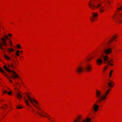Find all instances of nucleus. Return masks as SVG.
<instances>
[{"label": "nucleus", "instance_id": "obj_1", "mask_svg": "<svg viewBox=\"0 0 122 122\" xmlns=\"http://www.w3.org/2000/svg\"><path fill=\"white\" fill-rule=\"evenodd\" d=\"M105 3L104 6H102L99 2V0H91L88 2V6L91 10H94L99 8L100 13H103L105 10L108 9H111L112 8L111 4L112 0H105Z\"/></svg>", "mask_w": 122, "mask_h": 122}, {"label": "nucleus", "instance_id": "obj_2", "mask_svg": "<svg viewBox=\"0 0 122 122\" xmlns=\"http://www.w3.org/2000/svg\"><path fill=\"white\" fill-rule=\"evenodd\" d=\"M26 96L31 103L37 109H39V103L36 99L32 98V94L30 93H28L26 94Z\"/></svg>", "mask_w": 122, "mask_h": 122}, {"label": "nucleus", "instance_id": "obj_3", "mask_svg": "<svg viewBox=\"0 0 122 122\" xmlns=\"http://www.w3.org/2000/svg\"><path fill=\"white\" fill-rule=\"evenodd\" d=\"M82 116L81 115H79L76 117L74 120L73 122H91V118H88L86 119H84L81 122L82 119Z\"/></svg>", "mask_w": 122, "mask_h": 122}, {"label": "nucleus", "instance_id": "obj_4", "mask_svg": "<svg viewBox=\"0 0 122 122\" xmlns=\"http://www.w3.org/2000/svg\"><path fill=\"white\" fill-rule=\"evenodd\" d=\"M98 13L97 12H92L90 17L91 20L92 22L96 21L97 19Z\"/></svg>", "mask_w": 122, "mask_h": 122}, {"label": "nucleus", "instance_id": "obj_5", "mask_svg": "<svg viewBox=\"0 0 122 122\" xmlns=\"http://www.w3.org/2000/svg\"><path fill=\"white\" fill-rule=\"evenodd\" d=\"M99 103L97 100L92 105V109L94 112H96L98 111L99 107V105L97 104Z\"/></svg>", "mask_w": 122, "mask_h": 122}, {"label": "nucleus", "instance_id": "obj_6", "mask_svg": "<svg viewBox=\"0 0 122 122\" xmlns=\"http://www.w3.org/2000/svg\"><path fill=\"white\" fill-rule=\"evenodd\" d=\"M10 38L8 37V35H5L3 37H2L1 39L2 42L4 43V45L6 47L7 46V43L6 41L7 40H10Z\"/></svg>", "mask_w": 122, "mask_h": 122}, {"label": "nucleus", "instance_id": "obj_7", "mask_svg": "<svg viewBox=\"0 0 122 122\" xmlns=\"http://www.w3.org/2000/svg\"><path fill=\"white\" fill-rule=\"evenodd\" d=\"M84 70V68L83 66L79 65L78 66L76 69V71L77 73L80 74Z\"/></svg>", "mask_w": 122, "mask_h": 122}, {"label": "nucleus", "instance_id": "obj_8", "mask_svg": "<svg viewBox=\"0 0 122 122\" xmlns=\"http://www.w3.org/2000/svg\"><path fill=\"white\" fill-rule=\"evenodd\" d=\"M95 96L97 100L99 99L102 96V92L100 90L96 89L95 91Z\"/></svg>", "mask_w": 122, "mask_h": 122}, {"label": "nucleus", "instance_id": "obj_9", "mask_svg": "<svg viewBox=\"0 0 122 122\" xmlns=\"http://www.w3.org/2000/svg\"><path fill=\"white\" fill-rule=\"evenodd\" d=\"M103 57V55H102L96 61V63L97 65L101 66L103 64L102 60V58Z\"/></svg>", "mask_w": 122, "mask_h": 122}, {"label": "nucleus", "instance_id": "obj_10", "mask_svg": "<svg viewBox=\"0 0 122 122\" xmlns=\"http://www.w3.org/2000/svg\"><path fill=\"white\" fill-rule=\"evenodd\" d=\"M85 70L87 72H90L92 70V66L90 64H88L86 66Z\"/></svg>", "mask_w": 122, "mask_h": 122}, {"label": "nucleus", "instance_id": "obj_11", "mask_svg": "<svg viewBox=\"0 0 122 122\" xmlns=\"http://www.w3.org/2000/svg\"><path fill=\"white\" fill-rule=\"evenodd\" d=\"M11 73H12V77L14 79H18L19 77V75L15 71H13Z\"/></svg>", "mask_w": 122, "mask_h": 122}, {"label": "nucleus", "instance_id": "obj_12", "mask_svg": "<svg viewBox=\"0 0 122 122\" xmlns=\"http://www.w3.org/2000/svg\"><path fill=\"white\" fill-rule=\"evenodd\" d=\"M107 83L108 86L111 88L113 87L114 85V82L111 79H109Z\"/></svg>", "mask_w": 122, "mask_h": 122}, {"label": "nucleus", "instance_id": "obj_13", "mask_svg": "<svg viewBox=\"0 0 122 122\" xmlns=\"http://www.w3.org/2000/svg\"><path fill=\"white\" fill-rule=\"evenodd\" d=\"M112 48H108L104 50V53L106 55L110 54L112 53Z\"/></svg>", "mask_w": 122, "mask_h": 122}, {"label": "nucleus", "instance_id": "obj_14", "mask_svg": "<svg viewBox=\"0 0 122 122\" xmlns=\"http://www.w3.org/2000/svg\"><path fill=\"white\" fill-rule=\"evenodd\" d=\"M107 96L104 94L102 96H101V97H100V98L98 99V100H97L100 103L102 102V101L104 100H106L107 98Z\"/></svg>", "mask_w": 122, "mask_h": 122}, {"label": "nucleus", "instance_id": "obj_15", "mask_svg": "<svg viewBox=\"0 0 122 122\" xmlns=\"http://www.w3.org/2000/svg\"><path fill=\"white\" fill-rule=\"evenodd\" d=\"M118 7L117 8L118 11H120L122 10V4L121 3H118L117 5Z\"/></svg>", "mask_w": 122, "mask_h": 122}, {"label": "nucleus", "instance_id": "obj_16", "mask_svg": "<svg viewBox=\"0 0 122 122\" xmlns=\"http://www.w3.org/2000/svg\"><path fill=\"white\" fill-rule=\"evenodd\" d=\"M42 117H46L49 120H51V119H52V118L51 117L50 115H49L47 113L45 112V113L43 114L42 115Z\"/></svg>", "mask_w": 122, "mask_h": 122}, {"label": "nucleus", "instance_id": "obj_17", "mask_svg": "<svg viewBox=\"0 0 122 122\" xmlns=\"http://www.w3.org/2000/svg\"><path fill=\"white\" fill-rule=\"evenodd\" d=\"M42 117H46L49 120H51V119H52V118L51 117L50 115H49L47 113L45 112V113L43 114L42 115Z\"/></svg>", "mask_w": 122, "mask_h": 122}, {"label": "nucleus", "instance_id": "obj_18", "mask_svg": "<svg viewBox=\"0 0 122 122\" xmlns=\"http://www.w3.org/2000/svg\"><path fill=\"white\" fill-rule=\"evenodd\" d=\"M45 113V112H43L41 110H39L37 112V113L39 115L41 116L42 117V115L43 114H44Z\"/></svg>", "mask_w": 122, "mask_h": 122}, {"label": "nucleus", "instance_id": "obj_19", "mask_svg": "<svg viewBox=\"0 0 122 122\" xmlns=\"http://www.w3.org/2000/svg\"><path fill=\"white\" fill-rule=\"evenodd\" d=\"M4 69L6 71L10 72H12L13 70H10L6 66H3Z\"/></svg>", "mask_w": 122, "mask_h": 122}, {"label": "nucleus", "instance_id": "obj_20", "mask_svg": "<svg viewBox=\"0 0 122 122\" xmlns=\"http://www.w3.org/2000/svg\"><path fill=\"white\" fill-rule=\"evenodd\" d=\"M111 90V89H107L106 91L104 94L106 96H107L109 94Z\"/></svg>", "mask_w": 122, "mask_h": 122}, {"label": "nucleus", "instance_id": "obj_21", "mask_svg": "<svg viewBox=\"0 0 122 122\" xmlns=\"http://www.w3.org/2000/svg\"><path fill=\"white\" fill-rule=\"evenodd\" d=\"M114 63V60L113 59H112L108 61L107 62V64L108 65H109L110 64H111V63Z\"/></svg>", "mask_w": 122, "mask_h": 122}, {"label": "nucleus", "instance_id": "obj_22", "mask_svg": "<svg viewBox=\"0 0 122 122\" xmlns=\"http://www.w3.org/2000/svg\"><path fill=\"white\" fill-rule=\"evenodd\" d=\"M8 66L9 67L13 69H14L15 68L14 66L12 63L8 64Z\"/></svg>", "mask_w": 122, "mask_h": 122}, {"label": "nucleus", "instance_id": "obj_23", "mask_svg": "<svg viewBox=\"0 0 122 122\" xmlns=\"http://www.w3.org/2000/svg\"><path fill=\"white\" fill-rule=\"evenodd\" d=\"M25 102L26 104L28 106H30V104L29 103V102L28 100L26 99H25Z\"/></svg>", "mask_w": 122, "mask_h": 122}, {"label": "nucleus", "instance_id": "obj_24", "mask_svg": "<svg viewBox=\"0 0 122 122\" xmlns=\"http://www.w3.org/2000/svg\"><path fill=\"white\" fill-rule=\"evenodd\" d=\"M102 58H103L104 61H107L108 60V57L107 55H106L104 56H103V57Z\"/></svg>", "mask_w": 122, "mask_h": 122}, {"label": "nucleus", "instance_id": "obj_25", "mask_svg": "<svg viewBox=\"0 0 122 122\" xmlns=\"http://www.w3.org/2000/svg\"><path fill=\"white\" fill-rule=\"evenodd\" d=\"M7 51L9 53H10L11 52L13 51H14V49L12 48H8L7 49Z\"/></svg>", "mask_w": 122, "mask_h": 122}, {"label": "nucleus", "instance_id": "obj_26", "mask_svg": "<svg viewBox=\"0 0 122 122\" xmlns=\"http://www.w3.org/2000/svg\"><path fill=\"white\" fill-rule=\"evenodd\" d=\"M117 37L118 35L116 34H115L113 36L112 38L114 40L117 38Z\"/></svg>", "mask_w": 122, "mask_h": 122}, {"label": "nucleus", "instance_id": "obj_27", "mask_svg": "<svg viewBox=\"0 0 122 122\" xmlns=\"http://www.w3.org/2000/svg\"><path fill=\"white\" fill-rule=\"evenodd\" d=\"M23 107L21 105H18L16 106V108L17 109H21Z\"/></svg>", "mask_w": 122, "mask_h": 122}, {"label": "nucleus", "instance_id": "obj_28", "mask_svg": "<svg viewBox=\"0 0 122 122\" xmlns=\"http://www.w3.org/2000/svg\"><path fill=\"white\" fill-rule=\"evenodd\" d=\"M16 96L18 98H22V96L19 93H17L16 95Z\"/></svg>", "mask_w": 122, "mask_h": 122}, {"label": "nucleus", "instance_id": "obj_29", "mask_svg": "<svg viewBox=\"0 0 122 122\" xmlns=\"http://www.w3.org/2000/svg\"><path fill=\"white\" fill-rule=\"evenodd\" d=\"M4 57L6 60H10V58L9 56H7L6 55H5L4 56Z\"/></svg>", "mask_w": 122, "mask_h": 122}, {"label": "nucleus", "instance_id": "obj_30", "mask_svg": "<svg viewBox=\"0 0 122 122\" xmlns=\"http://www.w3.org/2000/svg\"><path fill=\"white\" fill-rule=\"evenodd\" d=\"M114 40L112 39V38L110 39V40L108 41L107 44H109L111 42H112Z\"/></svg>", "mask_w": 122, "mask_h": 122}, {"label": "nucleus", "instance_id": "obj_31", "mask_svg": "<svg viewBox=\"0 0 122 122\" xmlns=\"http://www.w3.org/2000/svg\"><path fill=\"white\" fill-rule=\"evenodd\" d=\"M24 57L23 56H21L20 57L19 60L20 61H22L24 60Z\"/></svg>", "mask_w": 122, "mask_h": 122}, {"label": "nucleus", "instance_id": "obj_32", "mask_svg": "<svg viewBox=\"0 0 122 122\" xmlns=\"http://www.w3.org/2000/svg\"><path fill=\"white\" fill-rule=\"evenodd\" d=\"M20 51L19 50H17L16 52V54L17 56H19L20 55V54L19 53Z\"/></svg>", "mask_w": 122, "mask_h": 122}, {"label": "nucleus", "instance_id": "obj_33", "mask_svg": "<svg viewBox=\"0 0 122 122\" xmlns=\"http://www.w3.org/2000/svg\"><path fill=\"white\" fill-rule=\"evenodd\" d=\"M113 70H111L110 71V73H109V77H111L112 76V74L113 73Z\"/></svg>", "mask_w": 122, "mask_h": 122}, {"label": "nucleus", "instance_id": "obj_34", "mask_svg": "<svg viewBox=\"0 0 122 122\" xmlns=\"http://www.w3.org/2000/svg\"><path fill=\"white\" fill-rule=\"evenodd\" d=\"M3 107V109L5 110L7 108V105L6 104H4Z\"/></svg>", "mask_w": 122, "mask_h": 122}, {"label": "nucleus", "instance_id": "obj_35", "mask_svg": "<svg viewBox=\"0 0 122 122\" xmlns=\"http://www.w3.org/2000/svg\"><path fill=\"white\" fill-rule=\"evenodd\" d=\"M16 46L17 48H18L19 49H20L22 48V47L19 44H17Z\"/></svg>", "mask_w": 122, "mask_h": 122}, {"label": "nucleus", "instance_id": "obj_36", "mask_svg": "<svg viewBox=\"0 0 122 122\" xmlns=\"http://www.w3.org/2000/svg\"><path fill=\"white\" fill-rule=\"evenodd\" d=\"M3 75L5 76L6 78L8 77L9 76L5 72H4L3 73Z\"/></svg>", "mask_w": 122, "mask_h": 122}, {"label": "nucleus", "instance_id": "obj_37", "mask_svg": "<svg viewBox=\"0 0 122 122\" xmlns=\"http://www.w3.org/2000/svg\"><path fill=\"white\" fill-rule=\"evenodd\" d=\"M107 66H105L103 68V71L105 72V71L107 69Z\"/></svg>", "mask_w": 122, "mask_h": 122}, {"label": "nucleus", "instance_id": "obj_38", "mask_svg": "<svg viewBox=\"0 0 122 122\" xmlns=\"http://www.w3.org/2000/svg\"><path fill=\"white\" fill-rule=\"evenodd\" d=\"M0 72L1 73H3L4 71V70L0 67Z\"/></svg>", "mask_w": 122, "mask_h": 122}, {"label": "nucleus", "instance_id": "obj_39", "mask_svg": "<svg viewBox=\"0 0 122 122\" xmlns=\"http://www.w3.org/2000/svg\"><path fill=\"white\" fill-rule=\"evenodd\" d=\"M10 81V82L11 83H12V81L11 80V78L9 76L7 78Z\"/></svg>", "mask_w": 122, "mask_h": 122}, {"label": "nucleus", "instance_id": "obj_40", "mask_svg": "<svg viewBox=\"0 0 122 122\" xmlns=\"http://www.w3.org/2000/svg\"><path fill=\"white\" fill-rule=\"evenodd\" d=\"M7 94L9 95H12V92L11 91H10L8 92Z\"/></svg>", "mask_w": 122, "mask_h": 122}, {"label": "nucleus", "instance_id": "obj_41", "mask_svg": "<svg viewBox=\"0 0 122 122\" xmlns=\"http://www.w3.org/2000/svg\"><path fill=\"white\" fill-rule=\"evenodd\" d=\"M7 92H8L7 91H6V90L4 91L3 92V94L2 95H4V94H5L7 93Z\"/></svg>", "mask_w": 122, "mask_h": 122}, {"label": "nucleus", "instance_id": "obj_42", "mask_svg": "<svg viewBox=\"0 0 122 122\" xmlns=\"http://www.w3.org/2000/svg\"><path fill=\"white\" fill-rule=\"evenodd\" d=\"M8 35V37L9 36L10 37H12V34L11 33H9Z\"/></svg>", "mask_w": 122, "mask_h": 122}, {"label": "nucleus", "instance_id": "obj_43", "mask_svg": "<svg viewBox=\"0 0 122 122\" xmlns=\"http://www.w3.org/2000/svg\"><path fill=\"white\" fill-rule=\"evenodd\" d=\"M9 43H10V45L12 46L13 45V44L12 43V41L11 40H10V41H9Z\"/></svg>", "mask_w": 122, "mask_h": 122}, {"label": "nucleus", "instance_id": "obj_44", "mask_svg": "<svg viewBox=\"0 0 122 122\" xmlns=\"http://www.w3.org/2000/svg\"><path fill=\"white\" fill-rule=\"evenodd\" d=\"M32 111L33 112L35 113V114H37V112H35V110L34 109H33Z\"/></svg>", "mask_w": 122, "mask_h": 122}, {"label": "nucleus", "instance_id": "obj_45", "mask_svg": "<svg viewBox=\"0 0 122 122\" xmlns=\"http://www.w3.org/2000/svg\"><path fill=\"white\" fill-rule=\"evenodd\" d=\"M0 49L1 50H3V47L2 46H1L0 45Z\"/></svg>", "mask_w": 122, "mask_h": 122}, {"label": "nucleus", "instance_id": "obj_46", "mask_svg": "<svg viewBox=\"0 0 122 122\" xmlns=\"http://www.w3.org/2000/svg\"><path fill=\"white\" fill-rule=\"evenodd\" d=\"M4 101L3 100L0 99V103H2Z\"/></svg>", "mask_w": 122, "mask_h": 122}, {"label": "nucleus", "instance_id": "obj_47", "mask_svg": "<svg viewBox=\"0 0 122 122\" xmlns=\"http://www.w3.org/2000/svg\"><path fill=\"white\" fill-rule=\"evenodd\" d=\"M0 45L1 46L2 45L3 46H5V45H4V43L3 42L0 43Z\"/></svg>", "mask_w": 122, "mask_h": 122}, {"label": "nucleus", "instance_id": "obj_48", "mask_svg": "<svg viewBox=\"0 0 122 122\" xmlns=\"http://www.w3.org/2000/svg\"><path fill=\"white\" fill-rule=\"evenodd\" d=\"M93 58V57H91L90 58H89V60H92V59Z\"/></svg>", "mask_w": 122, "mask_h": 122}, {"label": "nucleus", "instance_id": "obj_49", "mask_svg": "<svg viewBox=\"0 0 122 122\" xmlns=\"http://www.w3.org/2000/svg\"><path fill=\"white\" fill-rule=\"evenodd\" d=\"M104 3H105V0H104ZM112 3H113V0H112Z\"/></svg>", "mask_w": 122, "mask_h": 122}, {"label": "nucleus", "instance_id": "obj_50", "mask_svg": "<svg viewBox=\"0 0 122 122\" xmlns=\"http://www.w3.org/2000/svg\"><path fill=\"white\" fill-rule=\"evenodd\" d=\"M110 65L111 66H113L114 65V64H113L112 63H111V64H110L109 65Z\"/></svg>", "mask_w": 122, "mask_h": 122}, {"label": "nucleus", "instance_id": "obj_51", "mask_svg": "<svg viewBox=\"0 0 122 122\" xmlns=\"http://www.w3.org/2000/svg\"><path fill=\"white\" fill-rule=\"evenodd\" d=\"M20 52V53H23V51H21Z\"/></svg>", "mask_w": 122, "mask_h": 122}, {"label": "nucleus", "instance_id": "obj_52", "mask_svg": "<svg viewBox=\"0 0 122 122\" xmlns=\"http://www.w3.org/2000/svg\"><path fill=\"white\" fill-rule=\"evenodd\" d=\"M3 109V107H0V109Z\"/></svg>", "mask_w": 122, "mask_h": 122}, {"label": "nucleus", "instance_id": "obj_53", "mask_svg": "<svg viewBox=\"0 0 122 122\" xmlns=\"http://www.w3.org/2000/svg\"><path fill=\"white\" fill-rule=\"evenodd\" d=\"M120 15L121 17V18H122V14H121Z\"/></svg>", "mask_w": 122, "mask_h": 122}, {"label": "nucleus", "instance_id": "obj_54", "mask_svg": "<svg viewBox=\"0 0 122 122\" xmlns=\"http://www.w3.org/2000/svg\"><path fill=\"white\" fill-rule=\"evenodd\" d=\"M5 116H3V117H2V119H3L4 118V117H5Z\"/></svg>", "mask_w": 122, "mask_h": 122}, {"label": "nucleus", "instance_id": "obj_55", "mask_svg": "<svg viewBox=\"0 0 122 122\" xmlns=\"http://www.w3.org/2000/svg\"><path fill=\"white\" fill-rule=\"evenodd\" d=\"M119 23H122V22H119Z\"/></svg>", "mask_w": 122, "mask_h": 122}, {"label": "nucleus", "instance_id": "obj_56", "mask_svg": "<svg viewBox=\"0 0 122 122\" xmlns=\"http://www.w3.org/2000/svg\"><path fill=\"white\" fill-rule=\"evenodd\" d=\"M51 122H54V121H51Z\"/></svg>", "mask_w": 122, "mask_h": 122}, {"label": "nucleus", "instance_id": "obj_57", "mask_svg": "<svg viewBox=\"0 0 122 122\" xmlns=\"http://www.w3.org/2000/svg\"><path fill=\"white\" fill-rule=\"evenodd\" d=\"M121 51H122V50H121Z\"/></svg>", "mask_w": 122, "mask_h": 122}, {"label": "nucleus", "instance_id": "obj_58", "mask_svg": "<svg viewBox=\"0 0 122 122\" xmlns=\"http://www.w3.org/2000/svg\"><path fill=\"white\" fill-rule=\"evenodd\" d=\"M116 41H117V40H116Z\"/></svg>", "mask_w": 122, "mask_h": 122}, {"label": "nucleus", "instance_id": "obj_59", "mask_svg": "<svg viewBox=\"0 0 122 122\" xmlns=\"http://www.w3.org/2000/svg\"><path fill=\"white\" fill-rule=\"evenodd\" d=\"M1 80V79L0 78V80Z\"/></svg>", "mask_w": 122, "mask_h": 122}, {"label": "nucleus", "instance_id": "obj_60", "mask_svg": "<svg viewBox=\"0 0 122 122\" xmlns=\"http://www.w3.org/2000/svg\"><path fill=\"white\" fill-rule=\"evenodd\" d=\"M121 14H122V13Z\"/></svg>", "mask_w": 122, "mask_h": 122}]
</instances>
